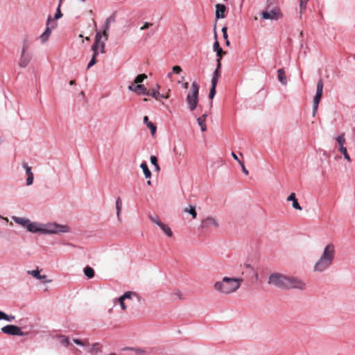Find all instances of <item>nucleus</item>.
Returning <instances> with one entry per match:
<instances>
[{
	"label": "nucleus",
	"mask_w": 355,
	"mask_h": 355,
	"mask_svg": "<svg viewBox=\"0 0 355 355\" xmlns=\"http://www.w3.org/2000/svg\"><path fill=\"white\" fill-rule=\"evenodd\" d=\"M12 220L17 224L26 227L28 231L33 233L46 234H59L61 232H68L69 228L67 225H60L55 223H49L42 224L38 223H31L28 218L13 216Z\"/></svg>",
	"instance_id": "nucleus-1"
},
{
	"label": "nucleus",
	"mask_w": 355,
	"mask_h": 355,
	"mask_svg": "<svg viewBox=\"0 0 355 355\" xmlns=\"http://www.w3.org/2000/svg\"><path fill=\"white\" fill-rule=\"evenodd\" d=\"M268 284L282 289L297 288L304 290L306 287V284L302 280L278 272H275L270 275Z\"/></svg>",
	"instance_id": "nucleus-2"
},
{
	"label": "nucleus",
	"mask_w": 355,
	"mask_h": 355,
	"mask_svg": "<svg viewBox=\"0 0 355 355\" xmlns=\"http://www.w3.org/2000/svg\"><path fill=\"white\" fill-rule=\"evenodd\" d=\"M243 282L241 278L224 277L221 281L215 282L214 288L223 294L229 295L236 291Z\"/></svg>",
	"instance_id": "nucleus-3"
},
{
	"label": "nucleus",
	"mask_w": 355,
	"mask_h": 355,
	"mask_svg": "<svg viewBox=\"0 0 355 355\" xmlns=\"http://www.w3.org/2000/svg\"><path fill=\"white\" fill-rule=\"evenodd\" d=\"M336 254L335 246L329 243L324 249L323 253L314 266V270L322 272L333 263Z\"/></svg>",
	"instance_id": "nucleus-4"
},
{
	"label": "nucleus",
	"mask_w": 355,
	"mask_h": 355,
	"mask_svg": "<svg viewBox=\"0 0 355 355\" xmlns=\"http://www.w3.org/2000/svg\"><path fill=\"white\" fill-rule=\"evenodd\" d=\"M72 341L78 346H83L85 352L91 355H96L102 352L103 345L100 343H94L91 345L87 338H73Z\"/></svg>",
	"instance_id": "nucleus-5"
},
{
	"label": "nucleus",
	"mask_w": 355,
	"mask_h": 355,
	"mask_svg": "<svg viewBox=\"0 0 355 355\" xmlns=\"http://www.w3.org/2000/svg\"><path fill=\"white\" fill-rule=\"evenodd\" d=\"M199 85L193 82L191 84V90L187 96V102L191 111H193L198 103Z\"/></svg>",
	"instance_id": "nucleus-6"
},
{
	"label": "nucleus",
	"mask_w": 355,
	"mask_h": 355,
	"mask_svg": "<svg viewBox=\"0 0 355 355\" xmlns=\"http://www.w3.org/2000/svg\"><path fill=\"white\" fill-rule=\"evenodd\" d=\"M28 42L27 40H24L23 42L21 57L19 60V65L22 68L26 67L32 59L31 53L28 52Z\"/></svg>",
	"instance_id": "nucleus-7"
},
{
	"label": "nucleus",
	"mask_w": 355,
	"mask_h": 355,
	"mask_svg": "<svg viewBox=\"0 0 355 355\" xmlns=\"http://www.w3.org/2000/svg\"><path fill=\"white\" fill-rule=\"evenodd\" d=\"M57 26V23L55 21H53V19L51 16L49 17L47 23H46V28L44 32L40 35L41 40L43 43L46 42L51 34L53 29H54Z\"/></svg>",
	"instance_id": "nucleus-8"
},
{
	"label": "nucleus",
	"mask_w": 355,
	"mask_h": 355,
	"mask_svg": "<svg viewBox=\"0 0 355 355\" xmlns=\"http://www.w3.org/2000/svg\"><path fill=\"white\" fill-rule=\"evenodd\" d=\"M322 92H323V83L321 79L319 80V81L317 83V91L315 96L313 98V114L315 113V112L318 110V104L320 101V99L322 96Z\"/></svg>",
	"instance_id": "nucleus-9"
},
{
	"label": "nucleus",
	"mask_w": 355,
	"mask_h": 355,
	"mask_svg": "<svg viewBox=\"0 0 355 355\" xmlns=\"http://www.w3.org/2000/svg\"><path fill=\"white\" fill-rule=\"evenodd\" d=\"M261 16L264 19L277 20L282 17V15L278 8H274L270 11H263Z\"/></svg>",
	"instance_id": "nucleus-10"
},
{
	"label": "nucleus",
	"mask_w": 355,
	"mask_h": 355,
	"mask_svg": "<svg viewBox=\"0 0 355 355\" xmlns=\"http://www.w3.org/2000/svg\"><path fill=\"white\" fill-rule=\"evenodd\" d=\"M1 331L3 333L8 334V335H12V336H23L24 333L21 331V329L17 327L12 324L6 325L1 328Z\"/></svg>",
	"instance_id": "nucleus-11"
},
{
	"label": "nucleus",
	"mask_w": 355,
	"mask_h": 355,
	"mask_svg": "<svg viewBox=\"0 0 355 355\" xmlns=\"http://www.w3.org/2000/svg\"><path fill=\"white\" fill-rule=\"evenodd\" d=\"M150 219L156 225H157L168 236L171 237L173 236V232L171 231V228L167 225H165L162 221H160L157 217H153L150 216Z\"/></svg>",
	"instance_id": "nucleus-12"
},
{
	"label": "nucleus",
	"mask_w": 355,
	"mask_h": 355,
	"mask_svg": "<svg viewBox=\"0 0 355 355\" xmlns=\"http://www.w3.org/2000/svg\"><path fill=\"white\" fill-rule=\"evenodd\" d=\"M201 226L202 228H218L219 225L216 218L207 217L202 220Z\"/></svg>",
	"instance_id": "nucleus-13"
},
{
	"label": "nucleus",
	"mask_w": 355,
	"mask_h": 355,
	"mask_svg": "<svg viewBox=\"0 0 355 355\" xmlns=\"http://www.w3.org/2000/svg\"><path fill=\"white\" fill-rule=\"evenodd\" d=\"M128 89L139 95H146L148 92V89L144 87V85H135L134 84H131L128 86Z\"/></svg>",
	"instance_id": "nucleus-14"
},
{
	"label": "nucleus",
	"mask_w": 355,
	"mask_h": 355,
	"mask_svg": "<svg viewBox=\"0 0 355 355\" xmlns=\"http://www.w3.org/2000/svg\"><path fill=\"white\" fill-rule=\"evenodd\" d=\"M22 166L26 170V173L27 174V179H26V184L27 185H31L33 182V173L31 171V168L28 165L26 162H23Z\"/></svg>",
	"instance_id": "nucleus-15"
},
{
	"label": "nucleus",
	"mask_w": 355,
	"mask_h": 355,
	"mask_svg": "<svg viewBox=\"0 0 355 355\" xmlns=\"http://www.w3.org/2000/svg\"><path fill=\"white\" fill-rule=\"evenodd\" d=\"M226 6L222 3H217L216 5V18L223 19L225 17Z\"/></svg>",
	"instance_id": "nucleus-16"
},
{
	"label": "nucleus",
	"mask_w": 355,
	"mask_h": 355,
	"mask_svg": "<svg viewBox=\"0 0 355 355\" xmlns=\"http://www.w3.org/2000/svg\"><path fill=\"white\" fill-rule=\"evenodd\" d=\"M159 88V86L157 85V89H153L148 90L147 94L148 96H150L153 98H155L156 100L159 101L161 98H168L169 97V95L167 94L166 96H164L159 94L158 89Z\"/></svg>",
	"instance_id": "nucleus-17"
},
{
	"label": "nucleus",
	"mask_w": 355,
	"mask_h": 355,
	"mask_svg": "<svg viewBox=\"0 0 355 355\" xmlns=\"http://www.w3.org/2000/svg\"><path fill=\"white\" fill-rule=\"evenodd\" d=\"M135 294L134 293H132V292H126L122 296H121L119 298V302L121 305V309L123 310V311H125L126 309H127V306L124 302V301L126 300V299H130L131 298V295Z\"/></svg>",
	"instance_id": "nucleus-18"
},
{
	"label": "nucleus",
	"mask_w": 355,
	"mask_h": 355,
	"mask_svg": "<svg viewBox=\"0 0 355 355\" xmlns=\"http://www.w3.org/2000/svg\"><path fill=\"white\" fill-rule=\"evenodd\" d=\"M287 200L288 201H292V205H293V207L295 209H297V210H302V207L300 206V205L299 204L296 197H295V193H291L288 197L287 198Z\"/></svg>",
	"instance_id": "nucleus-19"
},
{
	"label": "nucleus",
	"mask_w": 355,
	"mask_h": 355,
	"mask_svg": "<svg viewBox=\"0 0 355 355\" xmlns=\"http://www.w3.org/2000/svg\"><path fill=\"white\" fill-rule=\"evenodd\" d=\"M220 67H221V62L220 60H217V67L214 72L213 77L211 79L212 83H218V78L220 76Z\"/></svg>",
	"instance_id": "nucleus-20"
},
{
	"label": "nucleus",
	"mask_w": 355,
	"mask_h": 355,
	"mask_svg": "<svg viewBox=\"0 0 355 355\" xmlns=\"http://www.w3.org/2000/svg\"><path fill=\"white\" fill-rule=\"evenodd\" d=\"M207 116V115L206 114H204L197 119L198 123L200 126L202 132H205L207 130V125L205 123Z\"/></svg>",
	"instance_id": "nucleus-21"
},
{
	"label": "nucleus",
	"mask_w": 355,
	"mask_h": 355,
	"mask_svg": "<svg viewBox=\"0 0 355 355\" xmlns=\"http://www.w3.org/2000/svg\"><path fill=\"white\" fill-rule=\"evenodd\" d=\"M214 49L216 52L217 56L218 57L217 60H220L222 59V57L225 52L223 51V49L220 47V44L218 41H216L214 44Z\"/></svg>",
	"instance_id": "nucleus-22"
},
{
	"label": "nucleus",
	"mask_w": 355,
	"mask_h": 355,
	"mask_svg": "<svg viewBox=\"0 0 355 355\" xmlns=\"http://www.w3.org/2000/svg\"><path fill=\"white\" fill-rule=\"evenodd\" d=\"M277 78L279 81L284 85L287 84V79L285 75V71L283 69H279L277 71Z\"/></svg>",
	"instance_id": "nucleus-23"
},
{
	"label": "nucleus",
	"mask_w": 355,
	"mask_h": 355,
	"mask_svg": "<svg viewBox=\"0 0 355 355\" xmlns=\"http://www.w3.org/2000/svg\"><path fill=\"white\" fill-rule=\"evenodd\" d=\"M114 21V17H108L105 21V28L103 32V34L105 37V41L107 40V31L109 30L110 24H111V21Z\"/></svg>",
	"instance_id": "nucleus-24"
},
{
	"label": "nucleus",
	"mask_w": 355,
	"mask_h": 355,
	"mask_svg": "<svg viewBox=\"0 0 355 355\" xmlns=\"http://www.w3.org/2000/svg\"><path fill=\"white\" fill-rule=\"evenodd\" d=\"M116 216H117L118 220H121L120 215H121V209H122V201H121V199L120 197H119L116 199Z\"/></svg>",
	"instance_id": "nucleus-25"
},
{
	"label": "nucleus",
	"mask_w": 355,
	"mask_h": 355,
	"mask_svg": "<svg viewBox=\"0 0 355 355\" xmlns=\"http://www.w3.org/2000/svg\"><path fill=\"white\" fill-rule=\"evenodd\" d=\"M140 167L143 170L145 177L146 178H150L151 177V172L149 170L147 164L146 162H142L140 164Z\"/></svg>",
	"instance_id": "nucleus-26"
},
{
	"label": "nucleus",
	"mask_w": 355,
	"mask_h": 355,
	"mask_svg": "<svg viewBox=\"0 0 355 355\" xmlns=\"http://www.w3.org/2000/svg\"><path fill=\"white\" fill-rule=\"evenodd\" d=\"M336 141L338 142L339 149L344 148V144L345 143V133H342L340 135L336 138Z\"/></svg>",
	"instance_id": "nucleus-27"
},
{
	"label": "nucleus",
	"mask_w": 355,
	"mask_h": 355,
	"mask_svg": "<svg viewBox=\"0 0 355 355\" xmlns=\"http://www.w3.org/2000/svg\"><path fill=\"white\" fill-rule=\"evenodd\" d=\"M84 274L85 276H87L89 279H92L94 276V270L90 266H87L84 268Z\"/></svg>",
	"instance_id": "nucleus-28"
},
{
	"label": "nucleus",
	"mask_w": 355,
	"mask_h": 355,
	"mask_svg": "<svg viewBox=\"0 0 355 355\" xmlns=\"http://www.w3.org/2000/svg\"><path fill=\"white\" fill-rule=\"evenodd\" d=\"M59 342L61 345H64V347H69L71 345L69 342V338L66 336H60L58 337Z\"/></svg>",
	"instance_id": "nucleus-29"
},
{
	"label": "nucleus",
	"mask_w": 355,
	"mask_h": 355,
	"mask_svg": "<svg viewBox=\"0 0 355 355\" xmlns=\"http://www.w3.org/2000/svg\"><path fill=\"white\" fill-rule=\"evenodd\" d=\"M146 78L147 76L145 73L139 74L135 78L134 83L132 84H134L135 85H141L140 83H141Z\"/></svg>",
	"instance_id": "nucleus-30"
},
{
	"label": "nucleus",
	"mask_w": 355,
	"mask_h": 355,
	"mask_svg": "<svg viewBox=\"0 0 355 355\" xmlns=\"http://www.w3.org/2000/svg\"><path fill=\"white\" fill-rule=\"evenodd\" d=\"M172 295L175 297L176 299H178V300H184V296L183 295V293L179 290V289H177L175 291H173V293H172Z\"/></svg>",
	"instance_id": "nucleus-31"
},
{
	"label": "nucleus",
	"mask_w": 355,
	"mask_h": 355,
	"mask_svg": "<svg viewBox=\"0 0 355 355\" xmlns=\"http://www.w3.org/2000/svg\"><path fill=\"white\" fill-rule=\"evenodd\" d=\"M339 150L342 153V154L344 156V158L348 162H352V159L347 152V150L345 147L344 148H342L341 149H339Z\"/></svg>",
	"instance_id": "nucleus-32"
},
{
	"label": "nucleus",
	"mask_w": 355,
	"mask_h": 355,
	"mask_svg": "<svg viewBox=\"0 0 355 355\" xmlns=\"http://www.w3.org/2000/svg\"><path fill=\"white\" fill-rule=\"evenodd\" d=\"M14 319H15V316L8 315L6 314L5 313L0 311V320H5L7 321H12Z\"/></svg>",
	"instance_id": "nucleus-33"
},
{
	"label": "nucleus",
	"mask_w": 355,
	"mask_h": 355,
	"mask_svg": "<svg viewBox=\"0 0 355 355\" xmlns=\"http://www.w3.org/2000/svg\"><path fill=\"white\" fill-rule=\"evenodd\" d=\"M184 211L189 213L192 216L193 218H196L197 216V213L194 206H190L189 209L186 208Z\"/></svg>",
	"instance_id": "nucleus-34"
},
{
	"label": "nucleus",
	"mask_w": 355,
	"mask_h": 355,
	"mask_svg": "<svg viewBox=\"0 0 355 355\" xmlns=\"http://www.w3.org/2000/svg\"><path fill=\"white\" fill-rule=\"evenodd\" d=\"M300 1V10L302 14L306 8V4L309 0H299Z\"/></svg>",
	"instance_id": "nucleus-35"
},
{
	"label": "nucleus",
	"mask_w": 355,
	"mask_h": 355,
	"mask_svg": "<svg viewBox=\"0 0 355 355\" xmlns=\"http://www.w3.org/2000/svg\"><path fill=\"white\" fill-rule=\"evenodd\" d=\"M217 83H211V87L209 91V97L210 99H212L215 94H216V87Z\"/></svg>",
	"instance_id": "nucleus-36"
},
{
	"label": "nucleus",
	"mask_w": 355,
	"mask_h": 355,
	"mask_svg": "<svg viewBox=\"0 0 355 355\" xmlns=\"http://www.w3.org/2000/svg\"><path fill=\"white\" fill-rule=\"evenodd\" d=\"M28 273L37 279H39V278L41 277V275H40V270L38 269L35 270H28Z\"/></svg>",
	"instance_id": "nucleus-37"
},
{
	"label": "nucleus",
	"mask_w": 355,
	"mask_h": 355,
	"mask_svg": "<svg viewBox=\"0 0 355 355\" xmlns=\"http://www.w3.org/2000/svg\"><path fill=\"white\" fill-rule=\"evenodd\" d=\"M146 126L150 130L152 135L154 136L156 133L157 127L152 122H148Z\"/></svg>",
	"instance_id": "nucleus-38"
},
{
	"label": "nucleus",
	"mask_w": 355,
	"mask_h": 355,
	"mask_svg": "<svg viewBox=\"0 0 355 355\" xmlns=\"http://www.w3.org/2000/svg\"><path fill=\"white\" fill-rule=\"evenodd\" d=\"M123 350H132L137 354H142L144 353V351L141 348L125 347L123 348Z\"/></svg>",
	"instance_id": "nucleus-39"
},
{
	"label": "nucleus",
	"mask_w": 355,
	"mask_h": 355,
	"mask_svg": "<svg viewBox=\"0 0 355 355\" xmlns=\"http://www.w3.org/2000/svg\"><path fill=\"white\" fill-rule=\"evenodd\" d=\"M99 45L100 44L94 42L92 46V51L94 52L93 55H94V57H97L98 55V49L99 48Z\"/></svg>",
	"instance_id": "nucleus-40"
},
{
	"label": "nucleus",
	"mask_w": 355,
	"mask_h": 355,
	"mask_svg": "<svg viewBox=\"0 0 355 355\" xmlns=\"http://www.w3.org/2000/svg\"><path fill=\"white\" fill-rule=\"evenodd\" d=\"M97 62V60H96V57H94V55H92V58L90 60V62L88 63L87 64V69H90L92 66H94L96 63Z\"/></svg>",
	"instance_id": "nucleus-41"
},
{
	"label": "nucleus",
	"mask_w": 355,
	"mask_h": 355,
	"mask_svg": "<svg viewBox=\"0 0 355 355\" xmlns=\"http://www.w3.org/2000/svg\"><path fill=\"white\" fill-rule=\"evenodd\" d=\"M103 34L100 33V32H97L96 36H95V41L94 42L96 43V44H100L102 42H101V40L102 38V35Z\"/></svg>",
	"instance_id": "nucleus-42"
},
{
	"label": "nucleus",
	"mask_w": 355,
	"mask_h": 355,
	"mask_svg": "<svg viewBox=\"0 0 355 355\" xmlns=\"http://www.w3.org/2000/svg\"><path fill=\"white\" fill-rule=\"evenodd\" d=\"M71 351L73 352V353L75 354V355H81L83 352V350H81L80 349L78 348V347H73L71 348Z\"/></svg>",
	"instance_id": "nucleus-43"
},
{
	"label": "nucleus",
	"mask_w": 355,
	"mask_h": 355,
	"mask_svg": "<svg viewBox=\"0 0 355 355\" xmlns=\"http://www.w3.org/2000/svg\"><path fill=\"white\" fill-rule=\"evenodd\" d=\"M62 16V14L60 11V6H58V8H57L56 13L55 15V19H58L61 18Z\"/></svg>",
	"instance_id": "nucleus-44"
},
{
	"label": "nucleus",
	"mask_w": 355,
	"mask_h": 355,
	"mask_svg": "<svg viewBox=\"0 0 355 355\" xmlns=\"http://www.w3.org/2000/svg\"><path fill=\"white\" fill-rule=\"evenodd\" d=\"M172 69H173V72L175 73H177V74H179L182 71V68L178 65L174 66Z\"/></svg>",
	"instance_id": "nucleus-45"
},
{
	"label": "nucleus",
	"mask_w": 355,
	"mask_h": 355,
	"mask_svg": "<svg viewBox=\"0 0 355 355\" xmlns=\"http://www.w3.org/2000/svg\"><path fill=\"white\" fill-rule=\"evenodd\" d=\"M150 162L153 165L157 166V158L154 155L150 156Z\"/></svg>",
	"instance_id": "nucleus-46"
},
{
	"label": "nucleus",
	"mask_w": 355,
	"mask_h": 355,
	"mask_svg": "<svg viewBox=\"0 0 355 355\" xmlns=\"http://www.w3.org/2000/svg\"><path fill=\"white\" fill-rule=\"evenodd\" d=\"M227 28L226 26H224L222 28L223 36V38L225 40H227Z\"/></svg>",
	"instance_id": "nucleus-47"
},
{
	"label": "nucleus",
	"mask_w": 355,
	"mask_h": 355,
	"mask_svg": "<svg viewBox=\"0 0 355 355\" xmlns=\"http://www.w3.org/2000/svg\"><path fill=\"white\" fill-rule=\"evenodd\" d=\"M105 42H102L100 45H99V48L100 49V51H101V53H105Z\"/></svg>",
	"instance_id": "nucleus-48"
},
{
	"label": "nucleus",
	"mask_w": 355,
	"mask_h": 355,
	"mask_svg": "<svg viewBox=\"0 0 355 355\" xmlns=\"http://www.w3.org/2000/svg\"><path fill=\"white\" fill-rule=\"evenodd\" d=\"M151 26H153V24L151 23H148V22H146L143 26L141 27V30H145L149 27H150Z\"/></svg>",
	"instance_id": "nucleus-49"
},
{
	"label": "nucleus",
	"mask_w": 355,
	"mask_h": 355,
	"mask_svg": "<svg viewBox=\"0 0 355 355\" xmlns=\"http://www.w3.org/2000/svg\"><path fill=\"white\" fill-rule=\"evenodd\" d=\"M240 165L242 168V171L245 174V175H248L249 174V172L245 168V166H244V164L243 162H240Z\"/></svg>",
	"instance_id": "nucleus-50"
},
{
	"label": "nucleus",
	"mask_w": 355,
	"mask_h": 355,
	"mask_svg": "<svg viewBox=\"0 0 355 355\" xmlns=\"http://www.w3.org/2000/svg\"><path fill=\"white\" fill-rule=\"evenodd\" d=\"M173 152L176 155H178L179 157L180 156H184V155L182 153L181 151H179L176 147H174L173 148Z\"/></svg>",
	"instance_id": "nucleus-51"
},
{
	"label": "nucleus",
	"mask_w": 355,
	"mask_h": 355,
	"mask_svg": "<svg viewBox=\"0 0 355 355\" xmlns=\"http://www.w3.org/2000/svg\"><path fill=\"white\" fill-rule=\"evenodd\" d=\"M232 157H233L235 160H236L239 164H240V162H242L239 159L238 156H237V155H236L234 152H232Z\"/></svg>",
	"instance_id": "nucleus-52"
},
{
	"label": "nucleus",
	"mask_w": 355,
	"mask_h": 355,
	"mask_svg": "<svg viewBox=\"0 0 355 355\" xmlns=\"http://www.w3.org/2000/svg\"><path fill=\"white\" fill-rule=\"evenodd\" d=\"M274 4L273 0H267V8L268 9L272 5Z\"/></svg>",
	"instance_id": "nucleus-53"
},
{
	"label": "nucleus",
	"mask_w": 355,
	"mask_h": 355,
	"mask_svg": "<svg viewBox=\"0 0 355 355\" xmlns=\"http://www.w3.org/2000/svg\"><path fill=\"white\" fill-rule=\"evenodd\" d=\"M148 122H150L148 119V117L147 116H145L144 117V123L147 125Z\"/></svg>",
	"instance_id": "nucleus-54"
},
{
	"label": "nucleus",
	"mask_w": 355,
	"mask_h": 355,
	"mask_svg": "<svg viewBox=\"0 0 355 355\" xmlns=\"http://www.w3.org/2000/svg\"><path fill=\"white\" fill-rule=\"evenodd\" d=\"M188 87H189V83H184L183 84V87H184V89H187V88H188Z\"/></svg>",
	"instance_id": "nucleus-55"
},
{
	"label": "nucleus",
	"mask_w": 355,
	"mask_h": 355,
	"mask_svg": "<svg viewBox=\"0 0 355 355\" xmlns=\"http://www.w3.org/2000/svg\"><path fill=\"white\" fill-rule=\"evenodd\" d=\"M76 84V81L74 80H71L69 81V85H73Z\"/></svg>",
	"instance_id": "nucleus-56"
},
{
	"label": "nucleus",
	"mask_w": 355,
	"mask_h": 355,
	"mask_svg": "<svg viewBox=\"0 0 355 355\" xmlns=\"http://www.w3.org/2000/svg\"><path fill=\"white\" fill-rule=\"evenodd\" d=\"M155 170L157 171L160 170V168H159V166L158 165V164H157V166H155Z\"/></svg>",
	"instance_id": "nucleus-57"
},
{
	"label": "nucleus",
	"mask_w": 355,
	"mask_h": 355,
	"mask_svg": "<svg viewBox=\"0 0 355 355\" xmlns=\"http://www.w3.org/2000/svg\"><path fill=\"white\" fill-rule=\"evenodd\" d=\"M46 275H41V277H40V278H39V279H46Z\"/></svg>",
	"instance_id": "nucleus-58"
},
{
	"label": "nucleus",
	"mask_w": 355,
	"mask_h": 355,
	"mask_svg": "<svg viewBox=\"0 0 355 355\" xmlns=\"http://www.w3.org/2000/svg\"><path fill=\"white\" fill-rule=\"evenodd\" d=\"M225 44H226V45H227V46H229V45H230V42H229L228 39H227V40H225Z\"/></svg>",
	"instance_id": "nucleus-59"
},
{
	"label": "nucleus",
	"mask_w": 355,
	"mask_h": 355,
	"mask_svg": "<svg viewBox=\"0 0 355 355\" xmlns=\"http://www.w3.org/2000/svg\"><path fill=\"white\" fill-rule=\"evenodd\" d=\"M147 183H148V184L150 185V184H151V182H150V180H148V181L147 182Z\"/></svg>",
	"instance_id": "nucleus-60"
},
{
	"label": "nucleus",
	"mask_w": 355,
	"mask_h": 355,
	"mask_svg": "<svg viewBox=\"0 0 355 355\" xmlns=\"http://www.w3.org/2000/svg\"><path fill=\"white\" fill-rule=\"evenodd\" d=\"M59 1H60L59 6H61V3H62V0H59Z\"/></svg>",
	"instance_id": "nucleus-61"
},
{
	"label": "nucleus",
	"mask_w": 355,
	"mask_h": 355,
	"mask_svg": "<svg viewBox=\"0 0 355 355\" xmlns=\"http://www.w3.org/2000/svg\"><path fill=\"white\" fill-rule=\"evenodd\" d=\"M85 40L89 41V37H85Z\"/></svg>",
	"instance_id": "nucleus-62"
},
{
	"label": "nucleus",
	"mask_w": 355,
	"mask_h": 355,
	"mask_svg": "<svg viewBox=\"0 0 355 355\" xmlns=\"http://www.w3.org/2000/svg\"><path fill=\"white\" fill-rule=\"evenodd\" d=\"M144 101H148V98H144Z\"/></svg>",
	"instance_id": "nucleus-63"
},
{
	"label": "nucleus",
	"mask_w": 355,
	"mask_h": 355,
	"mask_svg": "<svg viewBox=\"0 0 355 355\" xmlns=\"http://www.w3.org/2000/svg\"><path fill=\"white\" fill-rule=\"evenodd\" d=\"M79 37H83V35L80 34V35H79Z\"/></svg>",
	"instance_id": "nucleus-64"
}]
</instances>
